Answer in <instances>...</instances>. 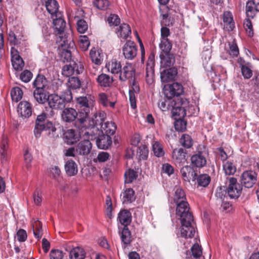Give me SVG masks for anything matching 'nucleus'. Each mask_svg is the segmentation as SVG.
Instances as JSON below:
<instances>
[{
    "instance_id": "680f3d73",
    "label": "nucleus",
    "mask_w": 259,
    "mask_h": 259,
    "mask_svg": "<svg viewBox=\"0 0 259 259\" xmlns=\"http://www.w3.org/2000/svg\"><path fill=\"white\" fill-rule=\"evenodd\" d=\"M107 22L110 26H118L120 23L119 17L116 14H111L107 18Z\"/></svg>"
},
{
    "instance_id": "e433bc0d",
    "label": "nucleus",
    "mask_w": 259,
    "mask_h": 259,
    "mask_svg": "<svg viewBox=\"0 0 259 259\" xmlns=\"http://www.w3.org/2000/svg\"><path fill=\"white\" fill-rule=\"evenodd\" d=\"M33 85L36 90H44L47 85V80L45 76L38 74L33 81Z\"/></svg>"
},
{
    "instance_id": "cd10ccee",
    "label": "nucleus",
    "mask_w": 259,
    "mask_h": 259,
    "mask_svg": "<svg viewBox=\"0 0 259 259\" xmlns=\"http://www.w3.org/2000/svg\"><path fill=\"white\" fill-rule=\"evenodd\" d=\"M116 33L118 37L125 40L131 35L132 31L128 24L122 23L116 28Z\"/></svg>"
},
{
    "instance_id": "a878e982",
    "label": "nucleus",
    "mask_w": 259,
    "mask_h": 259,
    "mask_svg": "<svg viewBox=\"0 0 259 259\" xmlns=\"http://www.w3.org/2000/svg\"><path fill=\"white\" fill-rule=\"evenodd\" d=\"M112 138L109 135L103 134L97 139L96 144L98 147L101 149H107L112 144Z\"/></svg>"
},
{
    "instance_id": "a19ab883",
    "label": "nucleus",
    "mask_w": 259,
    "mask_h": 259,
    "mask_svg": "<svg viewBox=\"0 0 259 259\" xmlns=\"http://www.w3.org/2000/svg\"><path fill=\"white\" fill-rule=\"evenodd\" d=\"M33 96L36 101L39 104H43L48 101V96L44 90H36L33 92Z\"/></svg>"
},
{
    "instance_id": "9d476101",
    "label": "nucleus",
    "mask_w": 259,
    "mask_h": 259,
    "mask_svg": "<svg viewBox=\"0 0 259 259\" xmlns=\"http://www.w3.org/2000/svg\"><path fill=\"white\" fill-rule=\"evenodd\" d=\"M122 51L125 59L132 60L137 55V46L134 41L128 40L123 46Z\"/></svg>"
},
{
    "instance_id": "b1692460",
    "label": "nucleus",
    "mask_w": 259,
    "mask_h": 259,
    "mask_svg": "<svg viewBox=\"0 0 259 259\" xmlns=\"http://www.w3.org/2000/svg\"><path fill=\"white\" fill-rule=\"evenodd\" d=\"M132 219L131 212L127 209L121 210L118 214L117 221L124 227L128 226Z\"/></svg>"
},
{
    "instance_id": "9b49d317",
    "label": "nucleus",
    "mask_w": 259,
    "mask_h": 259,
    "mask_svg": "<svg viewBox=\"0 0 259 259\" xmlns=\"http://www.w3.org/2000/svg\"><path fill=\"white\" fill-rule=\"evenodd\" d=\"M48 103L49 107L54 110H61L66 106L61 97L55 94L48 96Z\"/></svg>"
},
{
    "instance_id": "c756f323",
    "label": "nucleus",
    "mask_w": 259,
    "mask_h": 259,
    "mask_svg": "<svg viewBox=\"0 0 259 259\" xmlns=\"http://www.w3.org/2000/svg\"><path fill=\"white\" fill-rule=\"evenodd\" d=\"M101 132L105 133V135H113L115 133L116 130V125L114 122L112 121H106L104 123L103 125H101L100 128Z\"/></svg>"
},
{
    "instance_id": "7c9ffc66",
    "label": "nucleus",
    "mask_w": 259,
    "mask_h": 259,
    "mask_svg": "<svg viewBox=\"0 0 259 259\" xmlns=\"http://www.w3.org/2000/svg\"><path fill=\"white\" fill-rule=\"evenodd\" d=\"M65 170L68 176L70 177L75 176L78 172L77 165L73 160H68L65 164Z\"/></svg>"
},
{
    "instance_id": "5fc2aeb1",
    "label": "nucleus",
    "mask_w": 259,
    "mask_h": 259,
    "mask_svg": "<svg viewBox=\"0 0 259 259\" xmlns=\"http://www.w3.org/2000/svg\"><path fill=\"white\" fill-rule=\"evenodd\" d=\"M176 121L175 123V127L176 131L183 132L186 129L187 123L182 118H175Z\"/></svg>"
},
{
    "instance_id": "0e129e2a",
    "label": "nucleus",
    "mask_w": 259,
    "mask_h": 259,
    "mask_svg": "<svg viewBox=\"0 0 259 259\" xmlns=\"http://www.w3.org/2000/svg\"><path fill=\"white\" fill-rule=\"evenodd\" d=\"M62 99L64 100V104L70 102L72 100V95L71 91L69 89L65 90L62 92L61 96H60Z\"/></svg>"
},
{
    "instance_id": "dca6fc26",
    "label": "nucleus",
    "mask_w": 259,
    "mask_h": 259,
    "mask_svg": "<svg viewBox=\"0 0 259 259\" xmlns=\"http://www.w3.org/2000/svg\"><path fill=\"white\" fill-rule=\"evenodd\" d=\"M17 112L22 117L28 118L30 117L32 114L31 104L25 101L20 102L17 107Z\"/></svg>"
},
{
    "instance_id": "4be33fe9",
    "label": "nucleus",
    "mask_w": 259,
    "mask_h": 259,
    "mask_svg": "<svg viewBox=\"0 0 259 259\" xmlns=\"http://www.w3.org/2000/svg\"><path fill=\"white\" fill-rule=\"evenodd\" d=\"M160 66L162 68L170 67L175 63V57L173 54L162 53L160 55Z\"/></svg>"
},
{
    "instance_id": "aec40b11",
    "label": "nucleus",
    "mask_w": 259,
    "mask_h": 259,
    "mask_svg": "<svg viewBox=\"0 0 259 259\" xmlns=\"http://www.w3.org/2000/svg\"><path fill=\"white\" fill-rule=\"evenodd\" d=\"M256 12H259V0H252L247 2L246 5L247 17L253 18Z\"/></svg>"
},
{
    "instance_id": "3c124183",
    "label": "nucleus",
    "mask_w": 259,
    "mask_h": 259,
    "mask_svg": "<svg viewBox=\"0 0 259 259\" xmlns=\"http://www.w3.org/2000/svg\"><path fill=\"white\" fill-rule=\"evenodd\" d=\"M137 175L133 169H128L124 174V182L125 183H131L136 179Z\"/></svg>"
},
{
    "instance_id": "a18cd8bd",
    "label": "nucleus",
    "mask_w": 259,
    "mask_h": 259,
    "mask_svg": "<svg viewBox=\"0 0 259 259\" xmlns=\"http://www.w3.org/2000/svg\"><path fill=\"white\" fill-rule=\"evenodd\" d=\"M90 56L92 62L96 65H99L101 64L100 53L96 48H93L90 51Z\"/></svg>"
},
{
    "instance_id": "49530a36",
    "label": "nucleus",
    "mask_w": 259,
    "mask_h": 259,
    "mask_svg": "<svg viewBox=\"0 0 259 259\" xmlns=\"http://www.w3.org/2000/svg\"><path fill=\"white\" fill-rule=\"evenodd\" d=\"M180 143L183 147L190 148L193 145V140L189 135L183 134L180 139Z\"/></svg>"
},
{
    "instance_id": "ddd939ff",
    "label": "nucleus",
    "mask_w": 259,
    "mask_h": 259,
    "mask_svg": "<svg viewBox=\"0 0 259 259\" xmlns=\"http://www.w3.org/2000/svg\"><path fill=\"white\" fill-rule=\"evenodd\" d=\"M77 103L80 106V108H82L84 113H80L79 115H88L90 111V109L92 106L93 100L90 96H81L76 98Z\"/></svg>"
},
{
    "instance_id": "09e8293b",
    "label": "nucleus",
    "mask_w": 259,
    "mask_h": 259,
    "mask_svg": "<svg viewBox=\"0 0 259 259\" xmlns=\"http://www.w3.org/2000/svg\"><path fill=\"white\" fill-rule=\"evenodd\" d=\"M11 95L12 100L17 102L22 98V90L19 87L13 88L11 92Z\"/></svg>"
},
{
    "instance_id": "2eb2a0df",
    "label": "nucleus",
    "mask_w": 259,
    "mask_h": 259,
    "mask_svg": "<svg viewBox=\"0 0 259 259\" xmlns=\"http://www.w3.org/2000/svg\"><path fill=\"white\" fill-rule=\"evenodd\" d=\"M136 69L132 63L126 62L121 68L119 74V79L125 81L126 79H132L135 75Z\"/></svg>"
},
{
    "instance_id": "6ab92c4d",
    "label": "nucleus",
    "mask_w": 259,
    "mask_h": 259,
    "mask_svg": "<svg viewBox=\"0 0 259 259\" xmlns=\"http://www.w3.org/2000/svg\"><path fill=\"white\" fill-rule=\"evenodd\" d=\"M75 126L77 127H89V128L91 130V140L95 138V135L98 134L99 131V127L90 126V124H89L85 120V116L84 117H78L75 122Z\"/></svg>"
},
{
    "instance_id": "f257e3e1",
    "label": "nucleus",
    "mask_w": 259,
    "mask_h": 259,
    "mask_svg": "<svg viewBox=\"0 0 259 259\" xmlns=\"http://www.w3.org/2000/svg\"><path fill=\"white\" fill-rule=\"evenodd\" d=\"M47 115L45 113L37 116L35 125L34 130V133L36 138L40 137L41 132H46V134L49 135L51 138H54L57 137L56 134V127L51 122L46 121Z\"/></svg>"
},
{
    "instance_id": "39448f33",
    "label": "nucleus",
    "mask_w": 259,
    "mask_h": 259,
    "mask_svg": "<svg viewBox=\"0 0 259 259\" xmlns=\"http://www.w3.org/2000/svg\"><path fill=\"white\" fill-rule=\"evenodd\" d=\"M226 184L228 185L227 188L224 191L230 198H237L240 196L242 186L238 183L237 179L234 177L227 178Z\"/></svg>"
},
{
    "instance_id": "bf43d9fd",
    "label": "nucleus",
    "mask_w": 259,
    "mask_h": 259,
    "mask_svg": "<svg viewBox=\"0 0 259 259\" xmlns=\"http://www.w3.org/2000/svg\"><path fill=\"white\" fill-rule=\"evenodd\" d=\"M33 74L28 70H25L20 75V79L24 82H28L32 79Z\"/></svg>"
},
{
    "instance_id": "20e7f679",
    "label": "nucleus",
    "mask_w": 259,
    "mask_h": 259,
    "mask_svg": "<svg viewBox=\"0 0 259 259\" xmlns=\"http://www.w3.org/2000/svg\"><path fill=\"white\" fill-rule=\"evenodd\" d=\"M172 107V116L175 118H183L186 115L187 109L190 107L189 102L186 98H178Z\"/></svg>"
},
{
    "instance_id": "de8ad7c7",
    "label": "nucleus",
    "mask_w": 259,
    "mask_h": 259,
    "mask_svg": "<svg viewBox=\"0 0 259 259\" xmlns=\"http://www.w3.org/2000/svg\"><path fill=\"white\" fill-rule=\"evenodd\" d=\"M159 47L163 53H169L172 48V43L168 38L161 39Z\"/></svg>"
},
{
    "instance_id": "f03ea898",
    "label": "nucleus",
    "mask_w": 259,
    "mask_h": 259,
    "mask_svg": "<svg viewBox=\"0 0 259 259\" xmlns=\"http://www.w3.org/2000/svg\"><path fill=\"white\" fill-rule=\"evenodd\" d=\"M177 216L179 217L181 224V237L185 238L193 237L196 231L195 224L192 213L189 211L177 214Z\"/></svg>"
},
{
    "instance_id": "13d9d810",
    "label": "nucleus",
    "mask_w": 259,
    "mask_h": 259,
    "mask_svg": "<svg viewBox=\"0 0 259 259\" xmlns=\"http://www.w3.org/2000/svg\"><path fill=\"white\" fill-rule=\"evenodd\" d=\"M88 25L87 22L82 19L77 21V29L80 33H84L88 30Z\"/></svg>"
},
{
    "instance_id": "f8f14e48",
    "label": "nucleus",
    "mask_w": 259,
    "mask_h": 259,
    "mask_svg": "<svg viewBox=\"0 0 259 259\" xmlns=\"http://www.w3.org/2000/svg\"><path fill=\"white\" fill-rule=\"evenodd\" d=\"M85 116V120L89 124H90V126H95L96 127L100 126L101 127V125H103L105 122V119L106 117V114L104 111H99L93 115L91 119L88 118V115H80L79 117H84Z\"/></svg>"
},
{
    "instance_id": "f704fd0d",
    "label": "nucleus",
    "mask_w": 259,
    "mask_h": 259,
    "mask_svg": "<svg viewBox=\"0 0 259 259\" xmlns=\"http://www.w3.org/2000/svg\"><path fill=\"white\" fill-rule=\"evenodd\" d=\"M64 136L67 142L71 144L78 141L80 138L79 134L73 129L66 131L64 133Z\"/></svg>"
},
{
    "instance_id": "a211bd4d",
    "label": "nucleus",
    "mask_w": 259,
    "mask_h": 259,
    "mask_svg": "<svg viewBox=\"0 0 259 259\" xmlns=\"http://www.w3.org/2000/svg\"><path fill=\"white\" fill-rule=\"evenodd\" d=\"M181 173L183 179L186 182H190L191 179L192 181L196 180L197 174L190 166H185L181 169Z\"/></svg>"
},
{
    "instance_id": "ea45409f",
    "label": "nucleus",
    "mask_w": 259,
    "mask_h": 259,
    "mask_svg": "<svg viewBox=\"0 0 259 259\" xmlns=\"http://www.w3.org/2000/svg\"><path fill=\"white\" fill-rule=\"evenodd\" d=\"M223 169L226 175H233L236 171L235 164L231 161H226L223 162Z\"/></svg>"
},
{
    "instance_id": "69168bd1",
    "label": "nucleus",
    "mask_w": 259,
    "mask_h": 259,
    "mask_svg": "<svg viewBox=\"0 0 259 259\" xmlns=\"http://www.w3.org/2000/svg\"><path fill=\"white\" fill-rule=\"evenodd\" d=\"M244 28H245L248 36L249 37L253 36V30L252 28V25L249 18L245 20L244 22Z\"/></svg>"
},
{
    "instance_id": "864d4df0",
    "label": "nucleus",
    "mask_w": 259,
    "mask_h": 259,
    "mask_svg": "<svg viewBox=\"0 0 259 259\" xmlns=\"http://www.w3.org/2000/svg\"><path fill=\"white\" fill-rule=\"evenodd\" d=\"M192 255L193 258L197 259L199 258L202 253L201 246L198 244H194L191 248Z\"/></svg>"
},
{
    "instance_id": "473e14b6",
    "label": "nucleus",
    "mask_w": 259,
    "mask_h": 259,
    "mask_svg": "<svg viewBox=\"0 0 259 259\" xmlns=\"http://www.w3.org/2000/svg\"><path fill=\"white\" fill-rule=\"evenodd\" d=\"M85 254V251L82 248L76 247L70 250L69 257L70 259H84Z\"/></svg>"
},
{
    "instance_id": "7ed1b4c3",
    "label": "nucleus",
    "mask_w": 259,
    "mask_h": 259,
    "mask_svg": "<svg viewBox=\"0 0 259 259\" xmlns=\"http://www.w3.org/2000/svg\"><path fill=\"white\" fill-rule=\"evenodd\" d=\"M174 201L177 205L176 215L190 211L189 204L186 200V194L182 188H176Z\"/></svg>"
},
{
    "instance_id": "052dcab7",
    "label": "nucleus",
    "mask_w": 259,
    "mask_h": 259,
    "mask_svg": "<svg viewBox=\"0 0 259 259\" xmlns=\"http://www.w3.org/2000/svg\"><path fill=\"white\" fill-rule=\"evenodd\" d=\"M98 101L100 104L103 107H108L109 100L107 95L105 93H100L98 95Z\"/></svg>"
},
{
    "instance_id": "4d7b16f0",
    "label": "nucleus",
    "mask_w": 259,
    "mask_h": 259,
    "mask_svg": "<svg viewBox=\"0 0 259 259\" xmlns=\"http://www.w3.org/2000/svg\"><path fill=\"white\" fill-rule=\"evenodd\" d=\"M68 86L73 89H78L81 86V81L77 77H71L68 80Z\"/></svg>"
},
{
    "instance_id": "338daca9",
    "label": "nucleus",
    "mask_w": 259,
    "mask_h": 259,
    "mask_svg": "<svg viewBox=\"0 0 259 259\" xmlns=\"http://www.w3.org/2000/svg\"><path fill=\"white\" fill-rule=\"evenodd\" d=\"M229 54L233 57H237L239 54V49L235 41L229 43Z\"/></svg>"
},
{
    "instance_id": "5701e85b",
    "label": "nucleus",
    "mask_w": 259,
    "mask_h": 259,
    "mask_svg": "<svg viewBox=\"0 0 259 259\" xmlns=\"http://www.w3.org/2000/svg\"><path fill=\"white\" fill-rule=\"evenodd\" d=\"M186 152L181 148H176L173 150L172 154V159L175 162L181 165L186 161Z\"/></svg>"
},
{
    "instance_id": "c85d7f7f",
    "label": "nucleus",
    "mask_w": 259,
    "mask_h": 259,
    "mask_svg": "<svg viewBox=\"0 0 259 259\" xmlns=\"http://www.w3.org/2000/svg\"><path fill=\"white\" fill-rule=\"evenodd\" d=\"M223 22L224 28L228 31L233 30L235 27L232 14L229 11H225L223 14Z\"/></svg>"
},
{
    "instance_id": "412c9836",
    "label": "nucleus",
    "mask_w": 259,
    "mask_h": 259,
    "mask_svg": "<svg viewBox=\"0 0 259 259\" xmlns=\"http://www.w3.org/2000/svg\"><path fill=\"white\" fill-rule=\"evenodd\" d=\"M77 111L72 108H66L63 109L61 113L62 120L66 122H71L77 117Z\"/></svg>"
},
{
    "instance_id": "4c0bfd02",
    "label": "nucleus",
    "mask_w": 259,
    "mask_h": 259,
    "mask_svg": "<svg viewBox=\"0 0 259 259\" xmlns=\"http://www.w3.org/2000/svg\"><path fill=\"white\" fill-rule=\"evenodd\" d=\"M123 203H132L135 201L136 197L135 192L131 188L126 189L122 194Z\"/></svg>"
},
{
    "instance_id": "393cba45",
    "label": "nucleus",
    "mask_w": 259,
    "mask_h": 259,
    "mask_svg": "<svg viewBox=\"0 0 259 259\" xmlns=\"http://www.w3.org/2000/svg\"><path fill=\"white\" fill-rule=\"evenodd\" d=\"M132 89L129 90V98L131 106L133 109L137 108L136 98L135 94H138L140 92V87L136 81L134 79L132 82Z\"/></svg>"
},
{
    "instance_id": "4468645a",
    "label": "nucleus",
    "mask_w": 259,
    "mask_h": 259,
    "mask_svg": "<svg viewBox=\"0 0 259 259\" xmlns=\"http://www.w3.org/2000/svg\"><path fill=\"white\" fill-rule=\"evenodd\" d=\"M92 149V144L89 140L80 141L76 145V154L80 156H88Z\"/></svg>"
},
{
    "instance_id": "58836bf2",
    "label": "nucleus",
    "mask_w": 259,
    "mask_h": 259,
    "mask_svg": "<svg viewBox=\"0 0 259 259\" xmlns=\"http://www.w3.org/2000/svg\"><path fill=\"white\" fill-rule=\"evenodd\" d=\"M96 80L100 85L104 87H109L113 81L112 78L109 75L104 73L99 75Z\"/></svg>"
},
{
    "instance_id": "79ce46f5",
    "label": "nucleus",
    "mask_w": 259,
    "mask_h": 259,
    "mask_svg": "<svg viewBox=\"0 0 259 259\" xmlns=\"http://www.w3.org/2000/svg\"><path fill=\"white\" fill-rule=\"evenodd\" d=\"M8 148L7 138L4 136L0 143V156L2 162L7 160Z\"/></svg>"
},
{
    "instance_id": "1a4fd4ad",
    "label": "nucleus",
    "mask_w": 259,
    "mask_h": 259,
    "mask_svg": "<svg viewBox=\"0 0 259 259\" xmlns=\"http://www.w3.org/2000/svg\"><path fill=\"white\" fill-rule=\"evenodd\" d=\"M257 181V174L253 170H246L240 177L241 186L250 188L253 187Z\"/></svg>"
},
{
    "instance_id": "f3484780",
    "label": "nucleus",
    "mask_w": 259,
    "mask_h": 259,
    "mask_svg": "<svg viewBox=\"0 0 259 259\" xmlns=\"http://www.w3.org/2000/svg\"><path fill=\"white\" fill-rule=\"evenodd\" d=\"M11 53L13 68L17 71L22 70L24 66V62L22 58L18 54L17 50L14 48H12Z\"/></svg>"
},
{
    "instance_id": "603ef678",
    "label": "nucleus",
    "mask_w": 259,
    "mask_h": 259,
    "mask_svg": "<svg viewBox=\"0 0 259 259\" xmlns=\"http://www.w3.org/2000/svg\"><path fill=\"white\" fill-rule=\"evenodd\" d=\"M152 149L154 155L157 157L162 156L164 152L161 145L158 142H155L152 145Z\"/></svg>"
},
{
    "instance_id": "423d86ee",
    "label": "nucleus",
    "mask_w": 259,
    "mask_h": 259,
    "mask_svg": "<svg viewBox=\"0 0 259 259\" xmlns=\"http://www.w3.org/2000/svg\"><path fill=\"white\" fill-rule=\"evenodd\" d=\"M208 155V150L203 145L197 147L196 153L191 158L192 164L197 167H202L206 164V157Z\"/></svg>"
},
{
    "instance_id": "0eeeda50",
    "label": "nucleus",
    "mask_w": 259,
    "mask_h": 259,
    "mask_svg": "<svg viewBox=\"0 0 259 259\" xmlns=\"http://www.w3.org/2000/svg\"><path fill=\"white\" fill-rule=\"evenodd\" d=\"M53 24L55 33L60 35L59 39H60V42H61V45H66V44L68 43V40L65 35L64 36L63 35L66 27V22L61 17V13L58 14V17L54 19Z\"/></svg>"
},
{
    "instance_id": "bb28decb",
    "label": "nucleus",
    "mask_w": 259,
    "mask_h": 259,
    "mask_svg": "<svg viewBox=\"0 0 259 259\" xmlns=\"http://www.w3.org/2000/svg\"><path fill=\"white\" fill-rule=\"evenodd\" d=\"M177 74V69L176 67H171L167 69H164L161 72L160 78L162 82H167L173 80Z\"/></svg>"
},
{
    "instance_id": "e2e57ef3",
    "label": "nucleus",
    "mask_w": 259,
    "mask_h": 259,
    "mask_svg": "<svg viewBox=\"0 0 259 259\" xmlns=\"http://www.w3.org/2000/svg\"><path fill=\"white\" fill-rule=\"evenodd\" d=\"M73 69V65H65L62 68V73L64 76L70 77L74 73Z\"/></svg>"
},
{
    "instance_id": "8fccbe9b",
    "label": "nucleus",
    "mask_w": 259,
    "mask_h": 259,
    "mask_svg": "<svg viewBox=\"0 0 259 259\" xmlns=\"http://www.w3.org/2000/svg\"><path fill=\"white\" fill-rule=\"evenodd\" d=\"M198 185L200 186L206 187L210 182V179L208 175L206 174L200 175L196 178Z\"/></svg>"
},
{
    "instance_id": "6e6d98bb",
    "label": "nucleus",
    "mask_w": 259,
    "mask_h": 259,
    "mask_svg": "<svg viewBox=\"0 0 259 259\" xmlns=\"http://www.w3.org/2000/svg\"><path fill=\"white\" fill-rule=\"evenodd\" d=\"M93 4L98 9L105 10L108 8L109 2L108 0H94Z\"/></svg>"
},
{
    "instance_id": "6e6552de",
    "label": "nucleus",
    "mask_w": 259,
    "mask_h": 259,
    "mask_svg": "<svg viewBox=\"0 0 259 259\" xmlns=\"http://www.w3.org/2000/svg\"><path fill=\"white\" fill-rule=\"evenodd\" d=\"M164 94L168 99H171L175 97H179L184 93V89L182 84L174 82L171 84L164 86Z\"/></svg>"
},
{
    "instance_id": "37998d69",
    "label": "nucleus",
    "mask_w": 259,
    "mask_h": 259,
    "mask_svg": "<svg viewBox=\"0 0 259 259\" xmlns=\"http://www.w3.org/2000/svg\"><path fill=\"white\" fill-rule=\"evenodd\" d=\"M159 9L160 12V16L162 18L161 21V25L164 26L172 25L173 20L171 19L169 14L168 13L169 10L167 11H163L162 8H160Z\"/></svg>"
},
{
    "instance_id": "c9c22d12",
    "label": "nucleus",
    "mask_w": 259,
    "mask_h": 259,
    "mask_svg": "<svg viewBox=\"0 0 259 259\" xmlns=\"http://www.w3.org/2000/svg\"><path fill=\"white\" fill-rule=\"evenodd\" d=\"M33 232L34 236L39 240L42 236V225L40 222L33 219L31 222Z\"/></svg>"
},
{
    "instance_id": "72a5a7b5",
    "label": "nucleus",
    "mask_w": 259,
    "mask_h": 259,
    "mask_svg": "<svg viewBox=\"0 0 259 259\" xmlns=\"http://www.w3.org/2000/svg\"><path fill=\"white\" fill-rule=\"evenodd\" d=\"M46 7L48 12L52 15L58 17V10L59 6L56 0H48L46 2Z\"/></svg>"
},
{
    "instance_id": "774afa93",
    "label": "nucleus",
    "mask_w": 259,
    "mask_h": 259,
    "mask_svg": "<svg viewBox=\"0 0 259 259\" xmlns=\"http://www.w3.org/2000/svg\"><path fill=\"white\" fill-rule=\"evenodd\" d=\"M50 259H62L63 253L62 251L57 249H53L50 253Z\"/></svg>"
},
{
    "instance_id": "2f4dec72",
    "label": "nucleus",
    "mask_w": 259,
    "mask_h": 259,
    "mask_svg": "<svg viewBox=\"0 0 259 259\" xmlns=\"http://www.w3.org/2000/svg\"><path fill=\"white\" fill-rule=\"evenodd\" d=\"M108 71L112 74H118L120 73L122 66L120 62L114 59L112 60L106 65Z\"/></svg>"
},
{
    "instance_id": "c03bdc74",
    "label": "nucleus",
    "mask_w": 259,
    "mask_h": 259,
    "mask_svg": "<svg viewBox=\"0 0 259 259\" xmlns=\"http://www.w3.org/2000/svg\"><path fill=\"white\" fill-rule=\"evenodd\" d=\"M120 237L122 242L125 244H129L131 240V233L129 230L128 227H123L120 233Z\"/></svg>"
}]
</instances>
